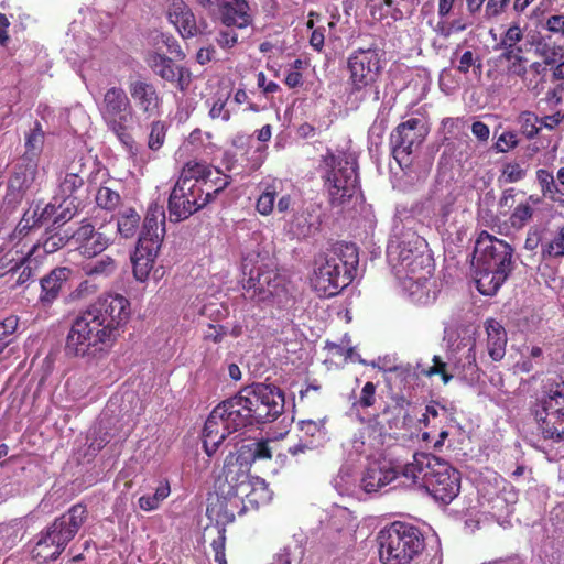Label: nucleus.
<instances>
[{"label":"nucleus","mask_w":564,"mask_h":564,"mask_svg":"<svg viewBox=\"0 0 564 564\" xmlns=\"http://www.w3.org/2000/svg\"><path fill=\"white\" fill-rule=\"evenodd\" d=\"M513 248L502 239L481 231L473 252V267L477 290L495 295L514 269Z\"/></svg>","instance_id":"nucleus-2"},{"label":"nucleus","mask_w":564,"mask_h":564,"mask_svg":"<svg viewBox=\"0 0 564 564\" xmlns=\"http://www.w3.org/2000/svg\"><path fill=\"white\" fill-rule=\"evenodd\" d=\"M84 170L83 159L68 166L64 176L58 178L57 194L61 197L77 200L76 194L85 184Z\"/></svg>","instance_id":"nucleus-32"},{"label":"nucleus","mask_w":564,"mask_h":564,"mask_svg":"<svg viewBox=\"0 0 564 564\" xmlns=\"http://www.w3.org/2000/svg\"><path fill=\"white\" fill-rule=\"evenodd\" d=\"M519 143L518 137L512 131L503 132L495 143V149L497 152H508L511 149H514Z\"/></svg>","instance_id":"nucleus-60"},{"label":"nucleus","mask_w":564,"mask_h":564,"mask_svg":"<svg viewBox=\"0 0 564 564\" xmlns=\"http://www.w3.org/2000/svg\"><path fill=\"white\" fill-rule=\"evenodd\" d=\"M86 518L85 505L72 506L66 513L56 518L41 532V536L32 550L33 557L42 563L56 560L75 538Z\"/></svg>","instance_id":"nucleus-6"},{"label":"nucleus","mask_w":564,"mask_h":564,"mask_svg":"<svg viewBox=\"0 0 564 564\" xmlns=\"http://www.w3.org/2000/svg\"><path fill=\"white\" fill-rule=\"evenodd\" d=\"M44 145V132L42 130V126L39 121L35 122L34 128L25 135V154L28 158V164H31L36 161L35 159L40 155Z\"/></svg>","instance_id":"nucleus-41"},{"label":"nucleus","mask_w":564,"mask_h":564,"mask_svg":"<svg viewBox=\"0 0 564 564\" xmlns=\"http://www.w3.org/2000/svg\"><path fill=\"white\" fill-rule=\"evenodd\" d=\"M167 124L165 121L156 120L151 123L148 147L152 151L161 149L165 142Z\"/></svg>","instance_id":"nucleus-50"},{"label":"nucleus","mask_w":564,"mask_h":564,"mask_svg":"<svg viewBox=\"0 0 564 564\" xmlns=\"http://www.w3.org/2000/svg\"><path fill=\"white\" fill-rule=\"evenodd\" d=\"M231 429L227 427L226 421L219 409L215 406L208 415L203 429V447L210 457L218 449L219 445L227 436L232 434Z\"/></svg>","instance_id":"nucleus-26"},{"label":"nucleus","mask_w":564,"mask_h":564,"mask_svg":"<svg viewBox=\"0 0 564 564\" xmlns=\"http://www.w3.org/2000/svg\"><path fill=\"white\" fill-rule=\"evenodd\" d=\"M522 39L523 32L521 28L518 24H513L509 26L503 34L501 39V45L503 46L505 51H509V48H520L517 46V43H519Z\"/></svg>","instance_id":"nucleus-55"},{"label":"nucleus","mask_w":564,"mask_h":564,"mask_svg":"<svg viewBox=\"0 0 564 564\" xmlns=\"http://www.w3.org/2000/svg\"><path fill=\"white\" fill-rule=\"evenodd\" d=\"M165 234V213L162 206H149L139 239H151L161 246Z\"/></svg>","instance_id":"nucleus-31"},{"label":"nucleus","mask_w":564,"mask_h":564,"mask_svg":"<svg viewBox=\"0 0 564 564\" xmlns=\"http://www.w3.org/2000/svg\"><path fill=\"white\" fill-rule=\"evenodd\" d=\"M379 557L383 564H409L424 549V538L413 524L395 521L378 534Z\"/></svg>","instance_id":"nucleus-7"},{"label":"nucleus","mask_w":564,"mask_h":564,"mask_svg":"<svg viewBox=\"0 0 564 564\" xmlns=\"http://www.w3.org/2000/svg\"><path fill=\"white\" fill-rule=\"evenodd\" d=\"M543 29L558 39H564V14H552L547 17Z\"/></svg>","instance_id":"nucleus-57"},{"label":"nucleus","mask_w":564,"mask_h":564,"mask_svg":"<svg viewBox=\"0 0 564 564\" xmlns=\"http://www.w3.org/2000/svg\"><path fill=\"white\" fill-rule=\"evenodd\" d=\"M358 159L355 152L327 149L321 156L317 171L332 207L349 203L360 189Z\"/></svg>","instance_id":"nucleus-4"},{"label":"nucleus","mask_w":564,"mask_h":564,"mask_svg":"<svg viewBox=\"0 0 564 564\" xmlns=\"http://www.w3.org/2000/svg\"><path fill=\"white\" fill-rule=\"evenodd\" d=\"M249 509H258L271 500L269 485L263 478L252 477L250 487L243 492Z\"/></svg>","instance_id":"nucleus-35"},{"label":"nucleus","mask_w":564,"mask_h":564,"mask_svg":"<svg viewBox=\"0 0 564 564\" xmlns=\"http://www.w3.org/2000/svg\"><path fill=\"white\" fill-rule=\"evenodd\" d=\"M144 62L155 76L172 84L181 93L188 89L192 74L187 67L175 63L167 55L154 51L147 53Z\"/></svg>","instance_id":"nucleus-16"},{"label":"nucleus","mask_w":564,"mask_h":564,"mask_svg":"<svg viewBox=\"0 0 564 564\" xmlns=\"http://www.w3.org/2000/svg\"><path fill=\"white\" fill-rule=\"evenodd\" d=\"M427 134L429 128L419 118H410L400 122L391 131L389 148L400 167L411 165L412 155L420 150Z\"/></svg>","instance_id":"nucleus-11"},{"label":"nucleus","mask_w":564,"mask_h":564,"mask_svg":"<svg viewBox=\"0 0 564 564\" xmlns=\"http://www.w3.org/2000/svg\"><path fill=\"white\" fill-rule=\"evenodd\" d=\"M534 208L529 202L519 203L511 215L509 224L513 229H522L533 217Z\"/></svg>","instance_id":"nucleus-47"},{"label":"nucleus","mask_w":564,"mask_h":564,"mask_svg":"<svg viewBox=\"0 0 564 564\" xmlns=\"http://www.w3.org/2000/svg\"><path fill=\"white\" fill-rule=\"evenodd\" d=\"M36 173L37 164L34 162L26 164L23 171H17L8 182L4 202L8 205H18L35 180Z\"/></svg>","instance_id":"nucleus-29"},{"label":"nucleus","mask_w":564,"mask_h":564,"mask_svg":"<svg viewBox=\"0 0 564 564\" xmlns=\"http://www.w3.org/2000/svg\"><path fill=\"white\" fill-rule=\"evenodd\" d=\"M250 467L240 460L235 454H229L224 464L223 478L220 477L216 485V490H220V495L229 492L243 494L252 480L250 476Z\"/></svg>","instance_id":"nucleus-18"},{"label":"nucleus","mask_w":564,"mask_h":564,"mask_svg":"<svg viewBox=\"0 0 564 564\" xmlns=\"http://www.w3.org/2000/svg\"><path fill=\"white\" fill-rule=\"evenodd\" d=\"M456 69L464 75L468 74L471 69L476 77H480L482 73V59L480 55L467 50L459 55Z\"/></svg>","instance_id":"nucleus-42"},{"label":"nucleus","mask_w":564,"mask_h":564,"mask_svg":"<svg viewBox=\"0 0 564 564\" xmlns=\"http://www.w3.org/2000/svg\"><path fill=\"white\" fill-rule=\"evenodd\" d=\"M539 122V117L531 111H522L518 117L520 130L528 139H533L539 133L541 129L538 127Z\"/></svg>","instance_id":"nucleus-49"},{"label":"nucleus","mask_w":564,"mask_h":564,"mask_svg":"<svg viewBox=\"0 0 564 564\" xmlns=\"http://www.w3.org/2000/svg\"><path fill=\"white\" fill-rule=\"evenodd\" d=\"M216 42L221 48H231L238 42V34L234 30H221L216 36Z\"/></svg>","instance_id":"nucleus-64"},{"label":"nucleus","mask_w":564,"mask_h":564,"mask_svg":"<svg viewBox=\"0 0 564 564\" xmlns=\"http://www.w3.org/2000/svg\"><path fill=\"white\" fill-rule=\"evenodd\" d=\"M245 274L243 290L254 302H265L273 297L281 286L276 263L269 254L248 253L242 261Z\"/></svg>","instance_id":"nucleus-8"},{"label":"nucleus","mask_w":564,"mask_h":564,"mask_svg":"<svg viewBox=\"0 0 564 564\" xmlns=\"http://www.w3.org/2000/svg\"><path fill=\"white\" fill-rule=\"evenodd\" d=\"M543 231L538 227H532L527 234L524 241V248L529 251H534L539 246L542 247L544 240H542Z\"/></svg>","instance_id":"nucleus-63"},{"label":"nucleus","mask_w":564,"mask_h":564,"mask_svg":"<svg viewBox=\"0 0 564 564\" xmlns=\"http://www.w3.org/2000/svg\"><path fill=\"white\" fill-rule=\"evenodd\" d=\"M36 212H31V209H28L18 225L15 226V229L13 231V236L22 239L25 237L33 228L41 227L39 223L35 219Z\"/></svg>","instance_id":"nucleus-52"},{"label":"nucleus","mask_w":564,"mask_h":564,"mask_svg":"<svg viewBox=\"0 0 564 564\" xmlns=\"http://www.w3.org/2000/svg\"><path fill=\"white\" fill-rule=\"evenodd\" d=\"M170 494V481L167 479H162L153 495H143L138 499V506L141 510L147 512L158 510Z\"/></svg>","instance_id":"nucleus-38"},{"label":"nucleus","mask_w":564,"mask_h":564,"mask_svg":"<svg viewBox=\"0 0 564 564\" xmlns=\"http://www.w3.org/2000/svg\"><path fill=\"white\" fill-rule=\"evenodd\" d=\"M128 91L134 106L145 118H152L161 113L163 97L156 86L148 78L142 76L130 78Z\"/></svg>","instance_id":"nucleus-17"},{"label":"nucleus","mask_w":564,"mask_h":564,"mask_svg":"<svg viewBox=\"0 0 564 564\" xmlns=\"http://www.w3.org/2000/svg\"><path fill=\"white\" fill-rule=\"evenodd\" d=\"M501 57L510 63L508 66L510 74L519 77L525 76L528 72L525 66L527 59L522 56V48H509V51L502 53Z\"/></svg>","instance_id":"nucleus-48"},{"label":"nucleus","mask_w":564,"mask_h":564,"mask_svg":"<svg viewBox=\"0 0 564 564\" xmlns=\"http://www.w3.org/2000/svg\"><path fill=\"white\" fill-rule=\"evenodd\" d=\"M218 19L227 28L246 29L253 23L250 4L218 1Z\"/></svg>","instance_id":"nucleus-30"},{"label":"nucleus","mask_w":564,"mask_h":564,"mask_svg":"<svg viewBox=\"0 0 564 564\" xmlns=\"http://www.w3.org/2000/svg\"><path fill=\"white\" fill-rule=\"evenodd\" d=\"M141 217L133 208H126L118 214L117 228L122 238L134 237L140 227Z\"/></svg>","instance_id":"nucleus-39"},{"label":"nucleus","mask_w":564,"mask_h":564,"mask_svg":"<svg viewBox=\"0 0 564 564\" xmlns=\"http://www.w3.org/2000/svg\"><path fill=\"white\" fill-rule=\"evenodd\" d=\"M78 204H75L74 199H66L56 206L58 212L54 217V225H61L69 221L77 213Z\"/></svg>","instance_id":"nucleus-53"},{"label":"nucleus","mask_w":564,"mask_h":564,"mask_svg":"<svg viewBox=\"0 0 564 564\" xmlns=\"http://www.w3.org/2000/svg\"><path fill=\"white\" fill-rule=\"evenodd\" d=\"M100 115L106 124L131 119V101L120 87H110L106 90L99 107Z\"/></svg>","instance_id":"nucleus-22"},{"label":"nucleus","mask_w":564,"mask_h":564,"mask_svg":"<svg viewBox=\"0 0 564 564\" xmlns=\"http://www.w3.org/2000/svg\"><path fill=\"white\" fill-rule=\"evenodd\" d=\"M185 163L169 196L167 209L174 221L185 220L205 207L202 189H198Z\"/></svg>","instance_id":"nucleus-12"},{"label":"nucleus","mask_w":564,"mask_h":564,"mask_svg":"<svg viewBox=\"0 0 564 564\" xmlns=\"http://www.w3.org/2000/svg\"><path fill=\"white\" fill-rule=\"evenodd\" d=\"M487 351L492 361H500L506 355L507 332L503 326L495 321L486 322Z\"/></svg>","instance_id":"nucleus-33"},{"label":"nucleus","mask_w":564,"mask_h":564,"mask_svg":"<svg viewBox=\"0 0 564 564\" xmlns=\"http://www.w3.org/2000/svg\"><path fill=\"white\" fill-rule=\"evenodd\" d=\"M403 478L422 486L436 501L445 505L460 491L459 470L431 453H415L412 460L404 464Z\"/></svg>","instance_id":"nucleus-3"},{"label":"nucleus","mask_w":564,"mask_h":564,"mask_svg":"<svg viewBox=\"0 0 564 564\" xmlns=\"http://www.w3.org/2000/svg\"><path fill=\"white\" fill-rule=\"evenodd\" d=\"M535 178L540 187L541 194L544 198L553 203L564 205V189L558 188L556 184V176L546 169H538Z\"/></svg>","instance_id":"nucleus-34"},{"label":"nucleus","mask_w":564,"mask_h":564,"mask_svg":"<svg viewBox=\"0 0 564 564\" xmlns=\"http://www.w3.org/2000/svg\"><path fill=\"white\" fill-rule=\"evenodd\" d=\"M161 246L155 245L151 239H138L133 256L131 257L133 265V275L138 281L148 279L153 269Z\"/></svg>","instance_id":"nucleus-27"},{"label":"nucleus","mask_w":564,"mask_h":564,"mask_svg":"<svg viewBox=\"0 0 564 564\" xmlns=\"http://www.w3.org/2000/svg\"><path fill=\"white\" fill-rule=\"evenodd\" d=\"M542 260H553L564 258V241L558 230L552 238L544 240L541 248Z\"/></svg>","instance_id":"nucleus-45"},{"label":"nucleus","mask_w":564,"mask_h":564,"mask_svg":"<svg viewBox=\"0 0 564 564\" xmlns=\"http://www.w3.org/2000/svg\"><path fill=\"white\" fill-rule=\"evenodd\" d=\"M376 390L377 387L373 382L368 381L361 388L360 395L358 400L354 403V406L368 409L372 406L376 402Z\"/></svg>","instance_id":"nucleus-54"},{"label":"nucleus","mask_w":564,"mask_h":564,"mask_svg":"<svg viewBox=\"0 0 564 564\" xmlns=\"http://www.w3.org/2000/svg\"><path fill=\"white\" fill-rule=\"evenodd\" d=\"M116 269V261L109 256H104L96 261L87 262L82 268L84 274L91 279L109 278L115 273Z\"/></svg>","instance_id":"nucleus-37"},{"label":"nucleus","mask_w":564,"mask_h":564,"mask_svg":"<svg viewBox=\"0 0 564 564\" xmlns=\"http://www.w3.org/2000/svg\"><path fill=\"white\" fill-rule=\"evenodd\" d=\"M128 122L129 121L122 120L108 124L107 127L117 135L121 143H123L126 147L132 148L134 141L128 131Z\"/></svg>","instance_id":"nucleus-58"},{"label":"nucleus","mask_w":564,"mask_h":564,"mask_svg":"<svg viewBox=\"0 0 564 564\" xmlns=\"http://www.w3.org/2000/svg\"><path fill=\"white\" fill-rule=\"evenodd\" d=\"M358 263L359 253L355 243L336 242L319 259L311 280L315 292L321 297L337 295L352 282Z\"/></svg>","instance_id":"nucleus-5"},{"label":"nucleus","mask_w":564,"mask_h":564,"mask_svg":"<svg viewBox=\"0 0 564 564\" xmlns=\"http://www.w3.org/2000/svg\"><path fill=\"white\" fill-rule=\"evenodd\" d=\"M417 376H424L431 378L433 376H441V379L444 384H447L452 379L453 375L447 371V364L442 360L440 356L433 357V365L429 367H423L421 365L416 368Z\"/></svg>","instance_id":"nucleus-46"},{"label":"nucleus","mask_w":564,"mask_h":564,"mask_svg":"<svg viewBox=\"0 0 564 564\" xmlns=\"http://www.w3.org/2000/svg\"><path fill=\"white\" fill-rule=\"evenodd\" d=\"M96 205L107 212H113L121 203L120 194L105 185H101L95 195Z\"/></svg>","instance_id":"nucleus-43"},{"label":"nucleus","mask_w":564,"mask_h":564,"mask_svg":"<svg viewBox=\"0 0 564 564\" xmlns=\"http://www.w3.org/2000/svg\"><path fill=\"white\" fill-rule=\"evenodd\" d=\"M238 393L245 404L250 408L257 424L273 422L284 411V393L275 384L253 382L242 387Z\"/></svg>","instance_id":"nucleus-10"},{"label":"nucleus","mask_w":564,"mask_h":564,"mask_svg":"<svg viewBox=\"0 0 564 564\" xmlns=\"http://www.w3.org/2000/svg\"><path fill=\"white\" fill-rule=\"evenodd\" d=\"M225 545H226V530H225V527L221 525V528L218 529L217 539H215L212 542V549L214 551V560L218 564H227Z\"/></svg>","instance_id":"nucleus-56"},{"label":"nucleus","mask_w":564,"mask_h":564,"mask_svg":"<svg viewBox=\"0 0 564 564\" xmlns=\"http://www.w3.org/2000/svg\"><path fill=\"white\" fill-rule=\"evenodd\" d=\"M167 17L171 23L176 26L182 37L189 39L197 34L198 28L195 15L184 0H172L169 6Z\"/></svg>","instance_id":"nucleus-28"},{"label":"nucleus","mask_w":564,"mask_h":564,"mask_svg":"<svg viewBox=\"0 0 564 564\" xmlns=\"http://www.w3.org/2000/svg\"><path fill=\"white\" fill-rule=\"evenodd\" d=\"M70 236L67 234L62 235L61 232H53L52 230L46 231V237L43 241L39 242L40 253L44 258L45 254L54 253L62 249L68 241Z\"/></svg>","instance_id":"nucleus-44"},{"label":"nucleus","mask_w":564,"mask_h":564,"mask_svg":"<svg viewBox=\"0 0 564 564\" xmlns=\"http://www.w3.org/2000/svg\"><path fill=\"white\" fill-rule=\"evenodd\" d=\"M502 176L509 183H516L524 178L525 170L519 163H508L505 165Z\"/></svg>","instance_id":"nucleus-61"},{"label":"nucleus","mask_w":564,"mask_h":564,"mask_svg":"<svg viewBox=\"0 0 564 564\" xmlns=\"http://www.w3.org/2000/svg\"><path fill=\"white\" fill-rule=\"evenodd\" d=\"M240 460L251 467L256 460L271 459L272 453L268 441H256L241 445L236 454Z\"/></svg>","instance_id":"nucleus-36"},{"label":"nucleus","mask_w":564,"mask_h":564,"mask_svg":"<svg viewBox=\"0 0 564 564\" xmlns=\"http://www.w3.org/2000/svg\"><path fill=\"white\" fill-rule=\"evenodd\" d=\"M538 432L543 440L564 441V392L543 398L532 409Z\"/></svg>","instance_id":"nucleus-13"},{"label":"nucleus","mask_w":564,"mask_h":564,"mask_svg":"<svg viewBox=\"0 0 564 564\" xmlns=\"http://www.w3.org/2000/svg\"><path fill=\"white\" fill-rule=\"evenodd\" d=\"M415 248L406 249L405 242L401 243L400 260L401 264L406 270L410 280L421 282L426 281L432 274V264L430 256L420 251V248L426 246L425 240L421 237H415Z\"/></svg>","instance_id":"nucleus-21"},{"label":"nucleus","mask_w":564,"mask_h":564,"mask_svg":"<svg viewBox=\"0 0 564 564\" xmlns=\"http://www.w3.org/2000/svg\"><path fill=\"white\" fill-rule=\"evenodd\" d=\"M217 408L224 416L227 427L231 429L234 433L257 424L253 421L250 408H248L243 400L240 399L239 393L224 400L217 405Z\"/></svg>","instance_id":"nucleus-25"},{"label":"nucleus","mask_w":564,"mask_h":564,"mask_svg":"<svg viewBox=\"0 0 564 564\" xmlns=\"http://www.w3.org/2000/svg\"><path fill=\"white\" fill-rule=\"evenodd\" d=\"M229 99V94L226 96L217 95L214 99V102L209 109L208 116L213 120L220 119L224 122H228L231 118V112L227 108V101Z\"/></svg>","instance_id":"nucleus-51"},{"label":"nucleus","mask_w":564,"mask_h":564,"mask_svg":"<svg viewBox=\"0 0 564 564\" xmlns=\"http://www.w3.org/2000/svg\"><path fill=\"white\" fill-rule=\"evenodd\" d=\"M78 252L93 258L104 252L112 242L111 238L101 230L96 229L88 219H84L70 236Z\"/></svg>","instance_id":"nucleus-20"},{"label":"nucleus","mask_w":564,"mask_h":564,"mask_svg":"<svg viewBox=\"0 0 564 564\" xmlns=\"http://www.w3.org/2000/svg\"><path fill=\"white\" fill-rule=\"evenodd\" d=\"M249 510L243 494L229 492L220 495V490H216V499L212 500L207 506V514L210 519H215L218 524L225 527L234 522L236 516H242Z\"/></svg>","instance_id":"nucleus-19"},{"label":"nucleus","mask_w":564,"mask_h":564,"mask_svg":"<svg viewBox=\"0 0 564 564\" xmlns=\"http://www.w3.org/2000/svg\"><path fill=\"white\" fill-rule=\"evenodd\" d=\"M404 465L388 458H378L368 462L360 478V487L367 494H376L403 477Z\"/></svg>","instance_id":"nucleus-15"},{"label":"nucleus","mask_w":564,"mask_h":564,"mask_svg":"<svg viewBox=\"0 0 564 564\" xmlns=\"http://www.w3.org/2000/svg\"><path fill=\"white\" fill-rule=\"evenodd\" d=\"M130 315V302L123 295L98 296L72 318L65 339L66 356L89 359L108 354L124 332Z\"/></svg>","instance_id":"nucleus-1"},{"label":"nucleus","mask_w":564,"mask_h":564,"mask_svg":"<svg viewBox=\"0 0 564 564\" xmlns=\"http://www.w3.org/2000/svg\"><path fill=\"white\" fill-rule=\"evenodd\" d=\"M31 212H36L37 215H35V219L39 223V225L42 226L48 220H52L54 223V217L58 212V208H56L55 204L48 203L43 208H40V205H36V207L31 209Z\"/></svg>","instance_id":"nucleus-62"},{"label":"nucleus","mask_w":564,"mask_h":564,"mask_svg":"<svg viewBox=\"0 0 564 564\" xmlns=\"http://www.w3.org/2000/svg\"><path fill=\"white\" fill-rule=\"evenodd\" d=\"M281 186V182H272L271 184L265 185L256 203V209L260 215L269 216L273 213L275 200L280 194L279 187Z\"/></svg>","instance_id":"nucleus-40"},{"label":"nucleus","mask_w":564,"mask_h":564,"mask_svg":"<svg viewBox=\"0 0 564 564\" xmlns=\"http://www.w3.org/2000/svg\"><path fill=\"white\" fill-rule=\"evenodd\" d=\"M511 0H487L485 6V15L487 19H494L505 13L510 7Z\"/></svg>","instance_id":"nucleus-59"},{"label":"nucleus","mask_w":564,"mask_h":564,"mask_svg":"<svg viewBox=\"0 0 564 564\" xmlns=\"http://www.w3.org/2000/svg\"><path fill=\"white\" fill-rule=\"evenodd\" d=\"M189 173L202 189V198L204 206L215 200L217 195L227 188L231 183V176L223 173L218 167L203 161H188L186 162Z\"/></svg>","instance_id":"nucleus-14"},{"label":"nucleus","mask_w":564,"mask_h":564,"mask_svg":"<svg viewBox=\"0 0 564 564\" xmlns=\"http://www.w3.org/2000/svg\"><path fill=\"white\" fill-rule=\"evenodd\" d=\"M43 263V257L40 253V246L34 245L29 252L19 260L14 265L4 270V267H0V276L10 274L11 278H15L14 285L23 286L30 282H34L36 275L40 273Z\"/></svg>","instance_id":"nucleus-24"},{"label":"nucleus","mask_w":564,"mask_h":564,"mask_svg":"<svg viewBox=\"0 0 564 564\" xmlns=\"http://www.w3.org/2000/svg\"><path fill=\"white\" fill-rule=\"evenodd\" d=\"M347 68L349 72V98L365 100L382 70L379 50L371 46L352 51L347 59Z\"/></svg>","instance_id":"nucleus-9"},{"label":"nucleus","mask_w":564,"mask_h":564,"mask_svg":"<svg viewBox=\"0 0 564 564\" xmlns=\"http://www.w3.org/2000/svg\"><path fill=\"white\" fill-rule=\"evenodd\" d=\"M73 269L68 267H56L40 280L41 292L39 304L48 308L64 292L73 276Z\"/></svg>","instance_id":"nucleus-23"}]
</instances>
